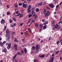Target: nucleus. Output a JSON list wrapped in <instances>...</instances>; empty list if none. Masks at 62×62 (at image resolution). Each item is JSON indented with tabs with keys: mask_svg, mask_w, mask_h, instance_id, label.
<instances>
[{
	"mask_svg": "<svg viewBox=\"0 0 62 62\" xmlns=\"http://www.w3.org/2000/svg\"><path fill=\"white\" fill-rule=\"evenodd\" d=\"M50 14V12L49 11H47L45 15V17L49 16V15Z\"/></svg>",
	"mask_w": 62,
	"mask_h": 62,
	"instance_id": "1",
	"label": "nucleus"
},
{
	"mask_svg": "<svg viewBox=\"0 0 62 62\" xmlns=\"http://www.w3.org/2000/svg\"><path fill=\"white\" fill-rule=\"evenodd\" d=\"M23 8H26L27 7V4H25L23 2Z\"/></svg>",
	"mask_w": 62,
	"mask_h": 62,
	"instance_id": "2",
	"label": "nucleus"
},
{
	"mask_svg": "<svg viewBox=\"0 0 62 62\" xmlns=\"http://www.w3.org/2000/svg\"><path fill=\"white\" fill-rule=\"evenodd\" d=\"M49 6L50 7V8H54V7H55L54 4H49Z\"/></svg>",
	"mask_w": 62,
	"mask_h": 62,
	"instance_id": "3",
	"label": "nucleus"
},
{
	"mask_svg": "<svg viewBox=\"0 0 62 62\" xmlns=\"http://www.w3.org/2000/svg\"><path fill=\"white\" fill-rule=\"evenodd\" d=\"M33 17H35L34 19V20H37L38 17V16L37 15H33Z\"/></svg>",
	"mask_w": 62,
	"mask_h": 62,
	"instance_id": "4",
	"label": "nucleus"
},
{
	"mask_svg": "<svg viewBox=\"0 0 62 62\" xmlns=\"http://www.w3.org/2000/svg\"><path fill=\"white\" fill-rule=\"evenodd\" d=\"M54 59V58L53 57H51L50 58V60H49V62H53L54 61L53 60Z\"/></svg>",
	"mask_w": 62,
	"mask_h": 62,
	"instance_id": "5",
	"label": "nucleus"
},
{
	"mask_svg": "<svg viewBox=\"0 0 62 62\" xmlns=\"http://www.w3.org/2000/svg\"><path fill=\"white\" fill-rule=\"evenodd\" d=\"M2 52L3 53H6V52H7V50L6 49V48H4V49H3Z\"/></svg>",
	"mask_w": 62,
	"mask_h": 62,
	"instance_id": "6",
	"label": "nucleus"
},
{
	"mask_svg": "<svg viewBox=\"0 0 62 62\" xmlns=\"http://www.w3.org/2000/svg\"><path fill=\"white\" fill-rule=\"evenodd\" d=\"M14 47L16 51H17L18 50V49L17 48V45L16 44H15L14 45Z\"/></svg>",
	"mask_w": 62,
	"mask_h": 62,
	"instance_id": "7",
	"label": "nucleus"
},
{
	"mask_svg": "<svg viewBox=\"0 0 62 62\" xmlns=\"http://www.w3.org/2000/svg\"><path fill=\"white\" fill-rule=\"evenodd\" d=\"M39 48H40V46L39 45H37L36 46V50H39Z\"/></svg>",
	"mask_w": 62,
	"mask_h": 62,
	"instance_id": "8",
	"label": "nucleus"
},
{
	"mask_svg": "<svg viewBox=\"0 0 62 62\" xmlns=\"http://www.w3.org/2000/svg\"><path fill=\"white\" fill-rule=\"evenodd\" d=\"M43 3V2L42 1L41 2V3H40L38 4V6H41L42 5V4Z\"/></svg>",
	"mask_w": 62,
	"mask_h": 62,
	"instance_id": "9",
	"label": "nucleus"
},
{
	"mask_svg": "<svg viewBox=\"0 0 62 62\" xmlns=\"http://www.w3.org/2000/svg\"><path fill=\"white\" fill-rule=\"evenodd\" d=\"M10 32V31L9 30H8V29H7L6 30V33H7V34H8Z\"/></svg>",
	"mask_w": 62,
	"mask_h": 62,
	"instance_id": "10",
	"label": "nucleus"
},
{
	"mask_svg": "<svg viewBox=\"0 0 62 62\" xmlns=\"http://www.w3.org/2000/svg\"><path fill=\"white\" fill-rule=\"evenodd\" d=\"M1 23L2 24H3V23H5V21L4 19H2L1 21Z\"/></svg>",
	"mask_w": 62,
	"mask_h": 62,
	"instance_id": "11",
	"label": "nucleus"
},
{
	"mask_svg": "<svg viewBox=\"0 0 62 62\" xmlns=\"http://www.w3.org/2000/svg\"><path fill=\"white\" fill-rule=\"evenodd\" d=\"M17 54H16L15 56H14L13 58V59L14 60V59H15V58H16V57H17Z\"/></svg>",
	"mask_w": 62,
	"mask_h": 62,
	"instance_id": "12",
	"label": "nucleus"
},
{
	"mask_svg": "<svg viewBox=\"0 0 62 62\" xmlns=\"http://www.w3.org/2000/svg\"><path fill=\"white\" fill-rule=\"evenodd\" d=\"M46 12H47V10L46 9H44V11L43 12L45 15L46 13Z\"/></svg>",
	"mask_w": 62,
	"mask_h": 62,
	"instance_id": "13",
	"label": "nucleus"
},
{
	"mask_svg": "<svg viewBox=\"0 0 62 62\" xmlns=\"http://www.w3.org/2000/svg\"><path fill=\"white\" fill-rule=\"evenodd\" d=\"M23 50L24 52H25V54H26L27 52V49L26 48H25L23 49Z\"/></svg>",
	"mask_w": 62,
	"mask_h": 62,
	"instance_id": "14",
	"label": "nucleus"
},
{
	"mask_svg": "<svg viewBox=\"0 0 62 62\" xmlns=\"http://www.w3.org/2000/svg\"><path fill=\"white\" fill-rule=\"evenodd\" d=\"M47 26L46 25H45L43 27V29L44 30V29H46V28H47Z\"/></svg>",
	"mask_w": 62,
	"mask_h": 62,
	"instance_id": "15",
	"label": "nucleus"
},
{
	"mask_svg": "<svg viewBox=\"0 0 62 62\" xmlns=\"http://www.w3.org/2000/svg\"><path fill=\"white\" fill-rule=\"evenodd\" d=\"M27 11L28 13H30V12H31V10L30 9H27Z\"/></svg>",
	"mask_w": 62,
	"mask_h": 62,
	"instance_id": "16",
	"label": "nucleus"
},
{
	"mask_svg": "<svg viewBox=\"0 0 62 62\" xmlns=\"http://www.w3.org/2000/svg\"><path fill=\"white\" fill-rule=\"evenodd\" d=\"M31 13L32 15H36V13L35 12H34V11H32Z\"/></svg>",
	"mask_w": 62,
	"mask_h": 62,
	"instance_id": "17",
	"label": "nucleus"
},
{
	"mask_svg": "<svg viewBox=\"0 0 62 62\" xmlns=\"http://www.w3.org/2000/svg\"><path fill=\"white\" fill-rule=\"evenodd\" d=\"M45 56V54H43L41 56H40L39 57H41V58H44V57Z\"/></svg>",
	"mask_w": 62,
	"mask_h": 62,
	"instance_id": "18",
	"label": "nucleus"
},
{
	"mask_svg": "<svg viewBox=\"0 0 62 62\" xmlns=\"http://www.w3.org/2000/svg\"><path fill=\"white\" fill-rule=\"evenodd\" d=\"M43 24H41L40 25V28H42L43 27Z\"/></svg>",
	"mask_w": 62,
	"mask_h": 62,
	"instance_id": "19",
	"label": "nucleus"
},
{
	"mask_svg": "<svg viewBox=\"0 0 62 62\" xmlns=\"http://www.w3.org/2000/svg\"><path fill=\"white\" fill-rule=\"evenodd\" d=\"M31 8V5H29V6H28L27 9H30Z\"/></svg>",
	"mask_w": 62,
	"mask_h": 62,
	"instance_id": "20",
	"label": "nucleus"
},
{
	"mask_svg": "<svg viewBox=\"0 0 62 62\" xmlns=\"http://www.w3.org/2000/svg\"><path fill=\"white\" fill-rule=\"evenodd\" d=\"M37 50L36 51L35 53V54H37V53H38L39 52V49H36Z\"/></svg>",
	"mask_w": 62,
	"mask_h": 62,
	"instance_id": "21",
	"label": "nucleus"
},
{
	"mask_svg": "<svg viewBox=\"0 0 62 62\" xmlns=\"http://www.w3.org/2000/svg\"><path fill=\"white\" fill-rule=\"evenodd\" d=\"M0 45L1 46H3V45H4V44H3V43H2L1 42H0Z\"/></svg>",
	"mask_w": 62,
	"mask_h": 62,
	"instance_id": "22",
	"label": "nucleus"
},
{
	"mask_svg": "<svg viewBox=\"0 0 62 62\" xmlns=\"http://www.w3.org/2000/svg\"><path fill=\"white\" fill-rule=\"evenodd\" d=\"M15 40H14V41L15 42H17V38H14Z\"/></svg>",
	"mask_w": 62,
	"mask_h": 62,
	"instance_id": "23",
	"label": "nucleus"
},
{
	"mask_svg": "<svg viewBox=\"0 0 62 62\" xmlns=\"http://www.w3.org/2000/svg\"><path fill=\"white\" fill-rule=\"evenodd\" d=\"M32 16V15H31V14H30L29 15L28 18H30Z\"/></svg>",
	"mask_w": 62,
	"mask_h": 62,
	"instance_id": "24",
	"label": "nucleus"
},
{
	"mask_svg": "<svg viewBox=\"0 0 62 62\" xmlns=\"http://www.w3.org/2000/svg\"><path fill=\"white\" fill-rule=\"evenodd\" d=\"M48 23V21H47L44 24V25H45V24H47Z\"/></svg>",
	"mask_w": 62,
	"mask_h": 62,
	"instance_id": "25",
	"label": "nucleus"
},
{
	"mask_svg": "<svg viewBox=\"0 0 62 62\" xmlns=\"http://www.w3.org/2000/svg\"><path fill=\"white\" fill-rule=\"evenodd\" d=\"M58 27V24H56L55 26V28H57V27Z\"/></svg>",
	"mask_w": 62,
	"mask_h": 62,
	"instance_id": "26",
	"label": "nucleus"
},
{
	"mask_svg": "<svg viewBox=\"0 0 62 62\" xmlns=\"http://www.w3.org/2000/svg\"><path fill=\"white\" fill-rule=\"evenodd\" d=\"M36 11L37 12H39V9L38 8H36Z\"/></svg>",
	"mask_w": 62,
	"mask_h": 62,
	"instance_id": "27",
	"label": "nucleus"
},
{
	"mask_svg": "<svg viewBox=\"0 0 62 62\" xmlns=\"http://www.w3.org/2000/svg\"><path fill=\"white\" fill-rule=\"evenodd\" d=\"M35 26L37 27H38V26H39V24L38 23H36L35 25Z\"/></svg>",
	"mask_w": 62,
	"mask_h": 62,
	"instance_id": "28",
	"label": "nucleus"
},
{
	"mask_svg": "<svg viewBox=\"0 0 62 62\" xmlns=\"http://www.w3.org/2000/svg\"><path fill=\"white\" fill-rule=\"evenodd\" d=\"M8 36H9V35L8 34V33H7L5 35V37H6V38L8 37Z\"/></svg>",
	"mask_w": 62,
	"mask_h": 62,
	"instance_id": "29",
	"label": "nucleus"
},
{
	"mask_svg": "<svg viewBox=\"0 0 62 62\" xmlns=\"http://www.w3.org/2000/svg\"><path fill=\"white\" fill-rule=\"evenodd\" d=\"M9 22L10 23H12L13 22V21L11 19H10L9 20Z\"/></svg>",
	"mask_w": 62,
	"mask_h": 62,
	"instance_id": "30",
	"label": "nucleus"
},
{
	"mask_svg": "<svg viewBox=\"0 0 62 62\" xmlns=\"http://www.w3.org/2000/svg\"><path fill=\"white\" fill-rule=\"evenodd\" d=\"M16 54H17H17L18 55H22V54L21 53H20V52H17Z\"/></svg>",
	"mask_w": 62,
	"mask_h": 62,
	"instance_id": "31",
	"label": "nucleus"
},
{
	"mask_svg": "<svg viewBox=\"0 0 62 62\" xmlns=\"http://www.w3.org/2000/svg\"><path fill=\"white\" fill-rule=\"evenodd\" d=\"M8 46H9V47H10V46H11V43L8 44Z\"/></svg>",
	"mask_w": 62,
	"mask_h": 62,
	"instance_id": "32",
	"label": "nucleus"
},
{
	"mask_svg": "<svg viewBox=\"0 0 62 62\" xmlns=\"http://www.w3.org/2000/svg\"><path fill=\"white\" fill-rule=\"evenodd\" d=\"M42 21L43 23H44V22H45L46 21V20H45L44 19H42Z\"/></svg>",
	"mask_w": 62,
	"mask_h": 62,
	"instance_id": "33",
	"label": "nucleus"
},
{
	"mask_svg": "<svg viewBox=\"0 0 62 62\" xmlns=\"http://www.w3.org/2000/svg\"><path fill=\"white\" fill-rule=\"evenodd\" d=\"M60 43V41H58L57 42H56V44L57 45H58V44Z\"/></svg>",
	"mask_w": 62,
	"mask_h": 62,
	"instance_id": "34",
	"label": "nucleus"
},
{
	"mask_svg": "<svg viewBox=\"0 0 62 62\" xmlns=\"http://www.w3.org/2000/svg\"><path fill=\"white\" fill-rule=\"evenodd\" d=\"M35 20H33L31 21V23H34V22H35Z\"/></svg>",
	"mask_w": 62,
	"mask_h": 62,
	"instance_id": "35",
	"label": "nucleus"
},
{
	"mask_svg": "<svg viewBox=\"0 0 62 62\" xmlns=\"http://www.w3.org/2000/svg\"><path fill=\"white\" fill-rule=\"evenodd\" d=\"M59 53V51H57L55 53L56 54H58V53Z\"/></svg>",
	"mask_w": 62,
	"mask_h": 62,
	"instance_id": "36",
	"label": "nucleus"
},
{
	"mask_svg": "<svg viewBox=\"0 0 62 62\" xmlns=\"http://www.w3.org/2000/svg\"><path fill=\"white\" fill-rule=\"evenodd\" d=\"M35 49V47L33 46L32 47V50H34V49Z\"/></svg>",
	"mask_w": 62,
	"mask_h": 62,
	"instance_id": "37",
	"label": "nucleus"
},
{
	"mask_svg": "<svg viewBox=\"0 0 62 62\" xmlns=\"http://www.w3.org/2000/svg\"><path fill=\"white\" fill-rule=\"evenodd\" d=\"M42 31V28H40L39 29V32H41V31Z\"/></svg>",
	"mask_w": 62,
	"mask_h": 62,
	"instance_id": "38",
	"label": "nucleus"
},
{
	"mask_svg": "<svg viewBox=\"0 0 62 62\" xmlns=\"http://www.w3.org/2000/svg\"><path fill=\"white\" fill-rule=\"evenodd\" d=\"M7 48L8 50H9V49L10 48V46H8L7 47Z\"/></svg>",
	"mask_w": 62,
	"mask_h": 62,
	"instance_id": "39",
	"label": "nucleus"
},
{
	"mask_svg": "<svg viewBox=\"0 0 62 62\" xmlns=\"http://www.w3.org/2000/svg\"><path fill=\"white\" fill-rule=\"evenodd\" d=\"M24 34H25V35H26V36H28V34H27V33H26V32H24Z\"/></svg>",
	"mask_w": 62,
	"mask_h": 62,
	"instance_id": "40",
	"label": "nucleus"
},
{
	"mask_svg": "<svg viewBox=\"0 0 62 62\" xmlns=\"http://www.w3.org/2000/svg\"><path fill=\"white\" fill-rule=\"evenodd\" d=\"M32 11H34V10H35V8H32Z\"/></svg>",
	"mask_w": 62,
	"mask_h": 62,
	"instance_id": "41",
	"label": "nucleus"
},
{
	"mask_svg": "<svg viewBox=\"0 0 62 62\" xmlns=\"http://www.w3.org/2000/svg\"><path fill=\"white\" fill-rule=\"evenodd\" d=\"M46 8L47 9H50V8L49 7H46Z\"/></svg>",
	"mask_w": 62,
	"mask_h": 62,
	"instance_id": "42",
	"label": "nucleus"
},
{
	"mask_svg": "<svg viewBox=\"0 0 62 62\" xmlns=\"http://www.w3.org/2000/svg\"><path fill=\"white\" fill-rule=\"evenodd\" d=\"M19 5L20 6H22V3H19Z\"/></svg>",
	"mask_w": 62,
	"mask_h": 62,
	"instance_id": "43",
	"label": "nucleus"
},
{
	"mask_svg": "<svg viewBox=\"0 0 62 62\" xmlns=\"http://www.w3.org/2000/svg\"><path fill=\"white\" fill-rule=\"evenodd\" d=\"M17 4H15L14 5V7H15V8H16L17 7Z\"/></svg>",
	"mask_w": 62,
	"mask_h": 62,
	"instance_id": "44",
	"label": "nucleus"
},
{
	"mask_svg": "<svg viewBox=\"0 0 62 62\" xmlns=\"http://www.w3.org/2000/svg\"><path fill=\"white\" fill-rule=\"evenodd\" d=\"M10 36H8V37L7 38L8 40H9V39H10Z\"/></svg>",
	"mask_w": 62,
	"mask_h": 62,
	"instance_id": "45",
	"label": "nucleus"
},
{
	"mask_svg": "<svg viewBox=\"0 0 62 62\" xmlns=\"http://www.w3.org/2000/svg\"><path fill=\"white\" fill-rule=\"evenodd\" d=\"M7 14L8 15H10V13L9 12H8L7 13Z\"/></svg>",
	"mask_w": 62,
	"mask_h": 62,
	"instance_id": "46",
	"label": "nucleus"
},
{
	"mask_svg": "<svg viewBox=\"0 0 62 62\" xmlns=\"http://www.w3.org/2000/svg\"><path fill=\"white\" fill-rule=\"evenodd\" d=\"M12 34L14 35H15V31H14L12 33Z\"/></svg>",
	"mask_w": 62,
	"mask_h": 62,
	"instance_id": "47",
	"label": "nucleus"
},
{
	"mask_svg": "<svg viewBox=\"0 0 62 62\" xmlns=\"http://www.w3.org/2000/svg\"><path fill=\"white\" fill-rule=\"evenodd\" d=\"M55 17L56 19H57V18L58 17V16H55Z\"/></svg>",
	"mask_w": 62,
	"mask_h": 62,
	"instance_id": "48",
	"label": "nucleus"
},
{
	"mask_svg": "<svg viewBox=\"0 0 62 62\" xmlns=\"http://www.w3.org/2000/svg\"><path fill=\"white\" fill-rule=\"evenodd\" d=\"M23 3H24L25 4H26L27 2H26V1H24Z\"/></svg>",
	"mask_w": 62,
	"mask_h": 62,
	"instance_id": "49",
	"label": "nucleus"
},
{
	"mask_svg": "<svg viewBox=\"0 0 62 62\" xmlns=\"http://www.w3.org/2000/svg\"><path fill=\"white\" fill-rule=\"evenodd\" d=\"M23 16V14H20V16H19V17H22Z\"/></svg>",
	"mask_w": 62,
	"mask_h": 62,
	"instance_id": "50",
	"label": "nucleus"
},
{
	"mask_svg": "<svg viewBox=\"0 0 62 62\" xmlns=\"http://www.w3.org/2000/svg\"><path fill=\"white\" fill-rule=\"evenodd\" d=\"M6 29H7V26H4V29H5V30H6Z\"/></svg>",
	"mask_w": 62,
	"mask_h": 62,
	"instance_id": "51",
	"label": "nucleus"
},
{
	"mask_svg": "<svg viewBox=\"0 0 62 62\" xmlns=\"http://www.w3.org/2000/svg\"><path fill=\"white\" fill-rule=\"evenodd\" d=\"M0 6H2V3H1V0H0Z\"/></svg>",
	"mask_w": 62,
	"mask_h": 62,
	"instance_id": "52",
	"label": "nucleus"
},
{
	"mask_svg": "<svg viewBox=\"0 0 62 62\" xmlns=\"http://www.w3.org/2000/svg\"><path fill=\"white\" fill-rule=\"evenodd\" d=\"M13 19L14 21H16V19L15 18H13Z\"/></svg>",
	"mask_w": 62,
	"mask_h": 62,
	"instance_id": "53",
	"label": "nucleus"
},
{
	"mask_svg": "<svg viewBox=\"0 0 62 62\" xmlns=\"http://www.w3.org/2000/svg\"><path fill=\"white\" fill-rule=\"evenodd\" d=\"M6 43V41H4L3 42V44H5Z\"/></svg>",
	"mask_w": 62,
	"mask_h": 62,
	"instance_id": "54",
	"label": "nucleus"
},
{
	"mask_svg": "<svg viewBox=\"0 0 62 62\" xmlns=\"http://www.w3.org/2000/svg\"><path fill=\"white\" fill-rule=\"evenodd\" d=\"M62 23V21H60L59 22V24L60 23Z\"/></svg>",
	"mask_w": 62,
	"mask_h": 62,
	"instance_id": "55",
	"label": "nucleus"
},
{
	"mask_svg": "<svg viewBox=\"0 0 62 62\" xmlns=\"http://www.w3.org/2000/svg\"><path fill=\"white\" fill-rule=\"evenodd\" d=\"M14 62H18V61L17 60L15 59V60Z\"/></svg>",
	"mask_w": 62,
	"mask_h": 62,
	"instance_id": "56",
	"label": "nucleus"
},
{
	"mask_svg": "<svg viewBox=\"0 0 62 62\" xmlns=\"http://www.w3.org/2000/svg\"><path fill=\"white\" fill-rule=\"evenodd\" d=\"M20 24L21 26H22V25H23V23H21Z\"/></svg>",
	"mask_w": 62,
	"mask_h": 62,
	"instance_id": "57",
	"label": "nucleus"
},
{
	"mask_svg": "<svg viewBox=\"0 0 62 62\" xmlns=\"http://www.w3.org/2000/svg\"><path fill=\"white\" fill-rule=\"evenodd\" d=\"M47 55L46 56V57H47V56H49V53H48L47 54Z\"/></svg>",
	"mask_w": 62,
	"mask_h": 62,
	"instance_id": "58",
	"label": "nucleus"
},
{
	"mask_svg": "<svg viewBox=\"0 0 62 62\" xmlns=\"http://www.w3.org/2000/svg\"><path fill=\"white\" fill-rule=\"evenodd\" d=\"M29 32L30 33V34H31V33H32V31H31V30H30V31H29Z\"/></svg>",
	"mask_w": 62,
	"mask_h": 62,
	"instance_id": "59",
	"label": "nucleus"
},
{
	"mask_svg": "<svg viewBox=\"0 0 62 62\" xmlns=\"http://www.w3.org/2000/svg\"><path fill=\"white\" fill-rule=\"evenodd\" d=\"M21 53L22 54H23V50H22L21 51Z\"/></svg>",
	"mask_w": 62,
	"mask_h": 62,
	"instance_id": "60",
	"label": "nucleus"
},
{
	"mask_svg": "<svg viewBox=\"0 0 62 62\" xmlns=\"http://www.w3.org/2000/svg\"><path fill=\"white\" fill-rule=\"evenodd\" d=\"M31 21V19H29V23H30V21Z\"/></svg>",
	"mask_w": 62,
	"mask_h": 62,
	"instance_id": "61",
	"label": "nucleus"
},
{
	"mask_svg": "<svg viewBox=\"0 0 62 62\" xmlns=\"http://www.w3.org/2000/svg\"><path fill=\"white\" fill-rule=\"evenodd\" d=\"M59 5H57L56 7V8H58V7H59Z\"/></svg>",
	"mask_w": 62,
	"mask_h": 62,
	"instance_id": "62",
	"label": "nucleus"
},
{
	"mask_svg": "<svg viewBox=\"0 0 62 62\" xmlns=\"http://www.w3.org/2000/svg\"><path fill=\"white\" fill-rule=\"evenodd\" d=\"M51 40V37H49L48 39V40Z\"/></svg>",
	"mask_w": 62,
	"mask_h": 62,
	"instance_id": "63",
	"label": "nucleus"
},
{
	"mask_svg": "<svg viewBox=\"0 0 62 62\" xmlns=\"http://www.w3.org/2000/svg\"><path fill=\"white\" fill-rule=\"evenodd\" d=\"M54 54H53L52 55V56H54Z\"/></svg>",
	"mask_w": 62,
	"mask_h": 62,
	"instance_id": "64",
	"label": "nucleus"
}]
</instances>
